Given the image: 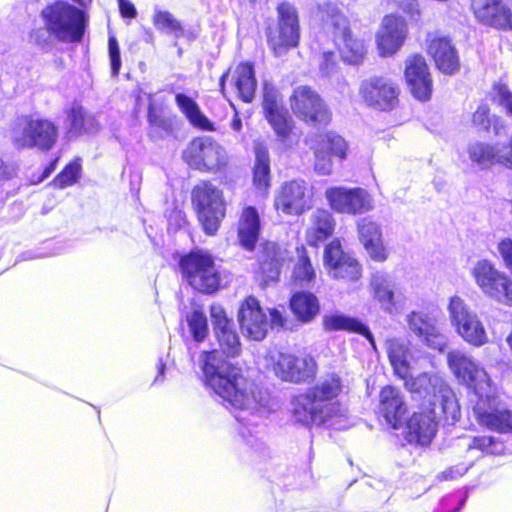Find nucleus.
Instances as JSON below:
<instances>
[{
    "label": "nucleus",
    "instance_id": "obj_1",
    "mask_svg": "<svg viewBox=\"0 0 512 512\" xmlns=\"http://www.w3.org/2000/svg\"><path fill=\"white\" fill-rule=\"evenodd\" d=\"M206 384L237 412L235 418L245 426L256 425L269 411V393L243 376L240 368L231 365L213 350L202 355Z\"/></svg>",
    "mask_w": 512,
    "mask_h": 512
},
{
    "label": "nucleus",
    "instance_id": "obj_2",
    "mask_svg": "<svg viewBox=\"0 0 512 512\" xmlns=\"http://www.w3.org/2000/svg\"><path fill=\"white\" fill-rule=\"evenodd\" d=\"M407 389L423 395L421 411L414 412L407 422L409 441L427 445L436 434L438 421L454 423L460 417V406L452 389L436 373H421L407 382Z\"/></svg>",
    "mask_w": 512,
    "mask_h": 512
},
{
    "label": "nucleus",
    "instance_id": "obj_3",
    "mask_svg": "<svg viewBox=\"0 0 512 512\" xmlns=\"http://www.w3.org/2000/svg\"><path fill=\"white\" fill-rule=\"evenodd\" d=\"M343 388L342 379L337 374L322 377L313 387L291 399L293 419L305 426L317 424L345 428L348 410L337 400Z\"/></svg>",
    "mask_w": 512,
    "mask_h": 512
},
{
    "label": "nucleus",
    "instance_id": "obj_4",
    "mask_svg": "<svg viewBox=\"0 0 512 512\" xmlns=\"http://www.w3.org/2000/svg\"><path fill=\"white\" fill-rule=\"evenodd\" d=\"M318 14L324 30L332 34L342 59L351 64L362 61L366 53L364 42L351 33L348 20L338 7L330 2L323 3L319 5Z\"/></svg>",
    "mask_w": 512,
    "mask_h": 512
},
{
    "label": "nucleus",
    "instance_id": "obj_5",
    "mask_svg": "<svg viewBox=\"0 0 512 512\" xmlns=\"http://www.w3.org/2000/svg\"><path fill=\"white\" fill-rule=\"evenodd\" d=\"M58 139V127L49 119L33 116L19 118L11 131V140L18 149L37 148L48 151Z\"/></svg>",
    "mask_w": 512,
    "mask_h": 512
},
{
    "label": "nucleus",
    "instance_id": "obj_6",
    "mask_svg": "<svg viewBox=\"0 0 512 512\" xmlns=\"http://www.w3.org/2000/svg\"><path fill=\"white\" fill-rule=\"evenodd\" d=\"M446 309L451 327L464 342L477 348L490 342L484 323L462 297L451 296Z\"/></svg>",
    "mask_w": 512,
    "mask_h": 512
},
{
    "label": "nucleus",
    "instance_id": "obj_7",
    "mask_svg": "<svg viewBox=\"0 0 512 512\" xmlns=\"http://www.w3.org/2000/svg\"><path fill=\"white\" fill-rule=\"evenodd\" d=\"M48 31L60 41L76 42L84 34V13L67 2H56L42 11Z\"/></svg>",
    "mask_w": 512,
    "mask_h": 512
},
{
    "label": "nucleus",
    "instance_id": "obj_8",
    "mask_svg": "<svg viewBox=\"0 0 512 512\" xmlns=\"http://www.w3.org/2000/svg\"><path fill=\"white\" fill-rule=\"evenodd\" d=\"M183 277L195 290L212 294L220 286V273L212 255L205 251H192L180 261Z\"/></svg>",
    "mask_w": 512,
    "mask_h": 512
},
{
    "label": "nucleus",
    "instance_id": "obj_9",
    "mask_svg": "<svg viewBox=\"0 0 512 512\" xmlns=\"http://www.w3.org/2000/svg\"><path fill=\"white\" fill-rule=\"evenodd\" d=\"M192 203L203 229L213 235L225 217L222 192L209 182H201L192 191Z\"/></svg>",
    "mask_w": 512,
    "mask_h": 512
},
{
    "label": "nucleus",
    "instance_id": "obj_10",
    "mask_svg": "<svg viewBox=\"0 0 512 512\" xmlns=\"http://www.w3.org/2000/svg\"><path fill=\"white\" fill-rule=\"evenodd\" d=\"M267 367L283 381L305 382L314 377L316 362L310 356L298 357L293 354L271 351L266 357Z\"/></svg>",
    "mask_w": 512,
    "mask_h": 512
},
{
    "label": "nucleus",
    "instance_id": "obj_11",
    "mask_svg": "<svg viewBox=\"0 0 512 512\" xmlns=\"http://www.w3.org/2000/svg\"><path fill=\"white\" fill-rule=\"evenodd\" d=\"M278 26L268 34V43L276 56L296 47L299 41V20L296 8L287 2L280 3L277 9Z\"/></svg>",
    "mask_w": 512,
    "mask_h": 512
},
{
    "label": "nucleus",
    "instance_id": "obj_12",
    "mask_svg": "<svg viewBox=\"0 0 512 512\" xmlns=\"http://www.w3.org/2000/svg\"><path fill=\"white\" fill-rule=\"evenodd\" d=\"M447 363L461 382L474 389L477 398L491 388L490 378L485 369L465 352L458 349L448 352Z\"/></svg>",
    "mask_w": 512,
    "mask_h": 512
},
{
    "label": "nucleus",
    "instance_id": "obj_13",
    "mask_svg": "<svg viewBox=\"0 0 512 512\" xmlns=\"http://www.w3.org/2000/svg\"><path fill=\"white\" fill-rule=\"evenodd\" d=\"M473 414L483 427L499 433L512 432V411L499 404L491 388L477 398Z\"/></svg>",
    "mask_w": 512,
    "mask_h": 512
},
{
    "label": "nucleus",
    "instance_id": "obj_14",
    "mask_svg": "<svg viewBox=\"0 0 512 512\" xmlns=\"http://www.w3.org/2000/svg\"><path fill=\"white\" fill-rule=\"evenodd\" d=\"M307 144L314 150V169L319 175H329L333 169L331 154L344 159L347 145L345 140L334 133H319L307 139Z\"/></svg>",
    "mask_w": 512,
    "mask_h": 512
},
{
    "label": "nucleus",
    "instance_id": "obj_15",
    "mask_svg": "<svg viewBox=\"0 0 512 512\" xmlns=\"http://www.w3.org/2000/svg\"><path fill=\"white\" fill-rule=\"evenodd\" d=\"M312 205V194L305 181L285 182L275 194L274 207L286 215H301Z\"/></svg>",
    "mask_w": 512,
    "mask_h": 512
},
{
    "label": "nucleus",
    "instance_id": "obj_16",
    "mask_svg": "<svg viewBox=\"0 0 512 512\" xmlns=\"http://www.w3.org/2000/svg\"><path fill=\"white\" fill-rule=\"evenodd\" d=\"M184 158L196 169L215 170L225 165L227 155L221 145L206 137L192 141L184 152Z\"/></svg>",
    "mask_w": 512,
    "mask_h": 512
},
{
    "label": "nucleus",
    "instance_id": "obj_17",
    "mask_svg": "<svg viewBox=\"0 0 512 512\" xmlns=\"http://www.w3.org/2000/svg\"><path fill=\"white\" fill-rule=\"evenodd\" d=\"M331 208L339 213L363 214L373 209L371 195L362 188L334 187L326 190Z\"/></svg>",
    "mask_w": 512,
    "mask_h": 512
},
{
    "label": "nucleus",
    "instance_id": "obj_18",
    "mask_svg": "<svg viewBox=\"0 0 512 512\" xmlns=\"http://www.w3.org/2000/svg\"><path fill=\"white\" fill-rule=\"evenodd\" d=\"M408 36L406 20L398 15L385 16L376 33V46L381 57L396 54L403 46Z\"/></svg>",
    "mask_w": 512,
    "mask_h": 512
},
{
    "label": "nucleus",
    "instance_id": "obj_19",
    "mask_svg": "<svg viewBox=\"0 0 512 512\" xmlns=\"http://www.w3.org/2000/svg\"><path fill=\"white\" fill-rule=\"evenodd\" d=\"M399 87L385 77H372L362 82L360 94L367 105L382 111L395 108L398 104Z\"/></svg>",
    "mask_w": 512,
    "mask_h": 512
},
{
    "label": "nucleus",
    "instance_id": "obj_20",
    "mask_svg": "<svg viewBox=\"0 0 512 512\" xmlns=\"http://www.w3.org/2000/svg\"><path fill=\"white\" fill-rule=\"evenodd\" d=\"M291 108L295 115L313 125L329 121V114L319 95L308 86L295 88L291 96Z\"/></svg>",
    "mask_w": 512,
    "mask_h": 512
},
{
    "label": "nucleus",
    "instance_id": "obj_21",
    "mask_svg": "<svg viewBox=\"0 0 512 512\" xmlns=\"http://www.w3.org/2000/svg\"><path fill=\"white\" fill-rule=\"evenodd\" d=\"M263 109L266 119L283 141L287 140L292 131L293 121L282 104L277 89L270 83L263 86Z\"/></svg>",
    "mask_w": 512,
    "mask_h": 512
},
{
    "label": "nucleus",
    "instance_id": "obj_22",
    "mask_svg": "<svg viewBox=\"0 0 512 512\" xmlns=\"http://www.w3.org/2000/svg\"><path fill=\"white\" fill-rule=\"evenodd\" d=\"M409 330L427 347L443 352L447 346V336L437 325V320L423 312H411L407 315Z\"/></svg>",
    "mask_w": 512,
    "mask_h": 512
},
{
    "label": "nucleus",
    "instance_id": "obj_23",
    "mask_svg": "<svg viewBox=\"0 0 512 512\" xmlns=\"http://www.w3.org/2000/svg\"><path fill=\"white\" fill-rule=\"evenodd\" d=\"M238 321L242 333L248 338L255 341L265 338L269 322L256 298L249 296L243 301L238 311Z\"/></svg>",
    "mask_w": 512,
    "mask_h": 512
},
{
    "label": "nucleus",
    "instance_id": "obj_24",
    "mask_svg": "<svg viewBox=\"0 0 512 512\" xmlns=\"http://www.w3.org/2000/svg\"><path fill=\"white\" fill-rule=\"evenodd\" d=\"M472 9L483 25L512 31V11L502 0H472Z\"/></svg>",
    "mask_w": 512,
    "mask_h": 512
},
{
    "label": "nucleus",
    "instance_id": "obj_25",
    "mask_svg": "<svg viewBox=\"0 0 512 512\" xmlns=\"http://www.w3.org/2000/svg\"><path fill=\"white\" fill-rule=\"evenodd\" d=\"M325 264L334 278L350 281L358 280L361 267L356 259L345 254L338 240L332 241L324 251Z\"/></svg>",
    "mask_w": 512,
    "mask_h": 512
},
{
    "label": "nucleus",
    "instance_id": "obj_26",
    "mask_svg": "<svg viewBox=\"0 0 512 512\" xmlns=\"http://www.w3.org/2000/svg\"><path fill=\"white\" fill-rule=\"evenodd\" d=\"M405 78L415 98L426 101L432 93V79L423 56L416 54L405 62Z\"/></svg>",
    "mask_w": 512,
    "mask_h": 512
},
{
    "label": "nucleus",
    "instance_id": "obj_27",
    "mask_svg": "<svg viewBox=\"0 0 512 512\" xmlns=\"http://www.w3.org/2000/svg\"><path fill=\"white\" fill-rule=\"evenodd\" d=\"M229 82L237 95L246 103L252 102L257 88L253 66L241 63L232 71L223 74L220 80L221 92L225 94V84Z\"/></svg>",
    "mask_w": 512,
    "mask_h": 512
},
{
    "label": "nucleus",
    "instance_id": "obj_28",
    "mask_svg": "<svg viewBox=\"0 0 512 512\" xmlns=\"http://www.w3.org/2000/svg\"><path fill=\"white\" fill-rule=\"evenodd\" d=\"M64 130L66 137L72 140L95 134L99 130V123L92 113L74 102L69 109L65 110Z\"/></svg>",
    "mask_w": 512,
    "mask_h": 512
},
{
    "label": "nucleus",
    "instance_id": "obj_29",
    "mask_svg": "<svg viewBox=\"0 0 512 512\" xmlns=\"http://www.w3.org/2000/svg\"><path fill=\"white\" fill-rule=\"evenodd\" d=\"M378 410L385 422L393 429H398L407 411L401 391L392 386L382 388L379 396Z\"/></svg>",
    "mask_w": 512,
    "mask_h": 512
},
{
    "label": "nucleus",
    "instance_id": "obj_30",
    "mask_svg": "<svg viewBox=\"0 0 512 512\" xmlns=\"http://www.w3.org/2000/svg\"><path fill=\"white\" fill-rule=\"evenodd\" d=\"M428 54L436 67L445 74H453L459 69V58L455 47L445 36H433L428 39Z\"/></svg>",
    "mask_w": 512,
    "mask_h": 512
},
{
    "label": "nucleus",
    "instance_id": "obj_31",
    "mask_svg": "<svg viewBox=\"0 0 512 512\" xmlns=\"http://www.w3.org/2000/svg\"><path fill=\"white\" fill-rule=\"evenodd\" d=\"M358 232L360 241L369 256L378 262L385 261L388 253L383 244L380 225L370 218H362L358 222Z\"/></svg>",
    "mask_w": 512,
    "mask_h": 512
},
{
    "label": "nucleus",
    "instance_id": "obj_32",
    "mask_svg": "<svg viewBox=\"0 0 512 512\" xmlns=\"http://www.w3.org/2000/svg\"><path fill=\"white\" fill-rule=\"evenodd\" d=\"M386 349L395 374L405 380V385L407 386L408 381L417 378L411 377L412 355L407 343L398 338H391L386 341Z\"/></svg>",
    "mask_w": 512,
    "mask_h": 512
},
{
    "label": "nucleus",
    "instance_id": "obj_33",
    "mask_svg": "<svg viewBox=\"0 0 512 512\" xmlns=\"http://www.w3.org/2000/svg\"><path fill=\"white\" fill-rule=\"evenodd\" d=\"M505 274L487 259L478 260L471 268V275L476 285L487 297L491 295Z\"/></svg>",
    "mask_w": 512,
    "mask_h": 512
},
{
    "label": "nucleus",
    "instance_id": "obj_34",
    "mask_svg": "<svg viewBox=\"0 0 512 512\" xmlns=\"http://www.w3.org/2000/svg\"><path fill=\"white\" fill-rule=\"evenodd\" d=\"M373 298L380 304L383 311L392 314L396 311L397 298L391 277L384 273H376L370 282Z\"/></svg>",
    "mask_w": 512,
    "mask_h": 512
},
{
    "label": "nucleus",
    "instance_id": "obj_35",
    "mask_svg": "<svg viewBox=\"0 0 512 512\" xmlns=\"http://www.w3.org/2000/svg\"><path fill=\"white\" fill-rule=\"evenodd\" d=\"M260 219L257 210L246 207L241 215L238 227L240 244L247 250H253L259 237Z\"/></svg>",
    "mask_w": 512,
    "mask_h": 512
},
{
    "label": "nucleus",
    "instance_id": "obj_36",
    "mask_svg": "<svg viewBox=\"0 0 512 512\" xmlns=\"http://www.w3.org/2000/svg\"><path fill=\"white\" fill-rule=\"evenodd\" d=\"M323 326L327 331H348L363 335L375 347L372 333L361 321L343 314L325 315L323 318Z\"/></svg>",
    "mask_w": 512,
    "mask_h": 512
},
{
    "label": "nucleus",
    "instance_id": "obj_37",
    "mask_svg": "<svg viewBox=\"0 0 512 512\" xmlns=\"http://www.w3.org/2000/svg\"><path fill=\"white\" fill-rule=\"evenodd\" d=\"M334 227V219L328 211L316 210L311 216V226L307 230L308 243L317 246L319 242L332 235Z\"/></svg>",
    "mask_w": 512,
    "mask_h": 512
},
{
    "label": "nucleus",
    "instance_id": "obj_38",
    "mask_svg": "<svg viewBox=\"0 0 512 512\" xmlns=\"http://www.w3.org/2000/svg\"><path fill=\"white\" fill-rule=\"evenodd\" d=\"M286 260V251L275 243H267L264 247L260 266L266 281H276L280 275V268Z\"/></svg>",
    "mask_w": 512,
    "mask_h": 512
},
{
    "label": "nucleus",
    "instance_id": "obj_39",
    "mask_svg": "<svg viewBox=\"0 0 512 512\" xmlns=\"http://www.w3.org/2000/svg\"><path fill=\"white\" fill-rule=\"evenodd\" d=\"M290 307L297 319L304 323L311 322L320 311L317 297L310 292L295 293L290 300Z\"/></svg>",
    "mask_w": 512,
    "mask_h": 512
},
{
    "label": "nucleus",
    "instance_id": "obj_40",
    "mask_svg": "<svg viewBox=\"0 0 512 512\" xmlns=\"http://www.w3.org/2000/svg\"><path fill=\"white\" fill-rule=\"evenodd\" d=\"M175 101L179 110L193 126L204 130H212L211 122L204 116L198 104L191 97L183 93H177Z\"/></svg>",
    "mask_w": 512,
    "mask_h": 512
},
{
    "label": "nucleus",
    "instance_id": "obj_41",
    "mask_svg": "<svg viewBox=\"0 0 512 512\" xmlns=\"http://www.w3.org/2000/svg\"><path fill=\"white\" fill-rule=\"evenodd\" d=\"M254 185L258 190L266 191L270 186V159L268 150L262 144L255 145Z\"/></svg>",
    "mask_w": 512,
    "mask_h": 512
},
{
    "label": "nucleus",
    "instance_id": "obj_42",
    "mask_svg": "<svg viewBox=\"0 0 512 512\" xmlns=\"http://www.w3.org/2000/svg\"><path fill=\"white\" fill-rule=\"evenodd\" d=\"M153 24L156 29L167 35L178 39L183 36L184 30L178 19L172 13L155 8L153 15Z\"/></svg>",
    "mask_w": 512,
    "mask_h": 512
},
{
    "label": "nucleus",
    "instance_id": "obj_43",
    "mask_svg": "<svg viewBox=\"0 0 512 512\" xmlns=\"http://www.w3.org/2000/svg\"><path fill=\"white\" fill-rule=\"evenodd\" d=\"M176 115L167 113L164 109L157 107L152 101L148 106V122L151 127L165 133L173 131Z\"/></svg>",
    "mask_w": 512,
    "mask_h": 512
},
{
    "label": "nucleus",
    "instance_id": "obj_44",
    "mask_svg": "<svg viewBox=\"0 0 512 512\" xmlns=\"http://www.w3.org/2000/svg\"><path fill=\"white\" fill-rule=\"evenodd\" d=\"M215 334L223 354L227 357H236L240 354L241 344L237 333L233 330V325L217 330Z\"/></svg>",
    "mask_w": 512,
    "mask_h": 512
},
{
    "label": "nucleus",
    "instance_id": "obj_45",
    "mask_svg": "<svg viewBox=\"0 0 512 512\" xmlns=\"http://www.w3.org/2000/svg\"><path fill=\"white\" fill-rule=\"evenodd\" d=\"M479 450L483 453L498 455L504 451L503 442L493 436H479L468 439L467 450Z\"/></svg>",
    "mask_w": 512,
    "mask_h": 512
},
{
    "label": "nucleus",
    "instance_id": "obj_46",
    "mask_svg": "<svg viewBox=\"0 0 512 512\" xmlns=\"http://www.w3.org/2000/svg\"><path fill=\"white\" fill-rule=\"evenodd\" d=\"M81 173V159L76 158L65 166L61 173H59L53 180L52 184L60 189L66 188L75 184Z\"/></svg>",
    "mask_w": 512,
    "mask_h": 512
},
{
    "label": "nucleus",
    "instance_id": "obj_47",
    "mask_svg": "<svg viewBox=\"0 0 512 512\" xmlns=\"http://www.w3.org/2000/svg\"><path fill=\"white\" fill-rule=\"evenodd\" d=\"M315 271L310 259L304 254L299 255V260L294 266L293 279L300 286H308L315 279Z\"/></svg>",
    "mask_w": 512,
    "mask_h": 512
},
{
    "label": "nucleus",
    "instance_id": "obj_48",
    "mask_svg": "<svg viewBox=\"0 0 512 512\" xmlns=\"http://www.w3.org/2000/svg\"><path fill=\"white\" fill-rule=\"evenodd\" d=\"M187 321L194 340L197 342L203 341L208 332L205 314L200 310H194L191 315L188 316Z\"/></svg>",
    "mask_w": 512,
    "mask_h": 512
},
{
    "label": "nucleus",
    "instance_id": "obj_49",
    "mask_svg": "<svg viewBox=\"0 0 512 512\" xmlns=\"http://www.w3.org/2000/svg\"><path fill=\"white\" fill-rule=\"evenodd\" d=\"M488 298L501 305L512 307V279L505 274Z\"/></svg>",
    "mask_w": 512,
    "mask_h": 512
},
{
    "label": "nucleus",
    "instance_id": "obj_50",
    "mask_svg": "<svg viewBox=\"0 0 512 512\" xmlns=\"http://www.w3.org/2000/svg\"><path fill=\"white\" fill-rule=\"evenodd\" d=\"M488 298L501 305L512 307V279L505 274Z\"/></svg>",
    "mask_w": 512,
    "mask_h": 512
},
{
    "label": "nucleus",
    "instance_id": "obj_51",
    "mask_svg": "<svg viewBox=\"0 0 512 512\" xmlns=\"http://www.w3.org/2000/svg\"><path fill=\"white\" fill-rule=\"evenodd\" d=\"M494 100L502 106L508 115H512V93L505 84L494 86Z\"/></svg>",
    "mask_w": 512,
    "mask_h": 512
},
{
    "label": "nucleus",
    "instance_id": "obj_52",
    "mask_svg": "<svg viewBox=\"0 0 512 512\" xmlns=\"http://www.w3.org/2000/svg\"><path fill=\"white\" fill-rule=\"evenodd\" d=\"M210 315L212 323L214 325V331L224 329L232 324L231 320L228 319L225 310L219 304H213L210 307Z\"/></svg>",
    "mask_w": 512,
    "mask_h": 512
},
{
    "label": "nucleus",
    "instance_id": "obj_53",
    "mask_svg": "<svg viewBox=\"0 0 512 512\" xmlns=\"http://www.w3.org/2000/svg\"><path fill=\"white\" fill-rule=\"evenodd\" d=\"M337 63L338 62H337L336 53L331 50H324L322 52L321 60H320V64H319L320 71L325 76H329L332 73H334V71L336 70Z\"/></svg>",
    "mask_w": 512,
    "mask_h": 512
},
{
    "label": "nucleus",
    "instance_id": "obj_54",
    "mask_svg": "<svg viewBox=\"0 0 512 512\" xmlns=\"http://www.w3.org/2000/svg\"><path fill=\"white\" fill-rule=\"evenodd\" d=\"M497 251L504 266L512 273V239H501L497 244Z\"/></svg>",
    "mask_w": 512,
    "mask_h": 512
},
{
    "label": "nucleus",
    "instance_id": "obj_55",
    "mask_svg": "<svg viewBox=\"0 0 512 512\" xmlns=\"http://www.w3.org/2000/svg\"><path fill=\"white\" fill-rule=\"evenodd\" d=\"M109 57L111 62L112 75L117 76L121 67L120 49L115 37H110L108 41Z\"/></svg>",
    "mask_w": 512,
    "mask_h": 512
},
{
    "label": "nucleus",
    "instance_id": "obj_56",
    "mask_svg": "<svg viewBox=\"0 0 512 512\" xmlns=\"http://www.w3.org/2000/svg\"><path fill=\"white\" fill-rule=\"evenodd\" d=\"M473 124L479 129L488 130L491 125L489 108L486 105H480L472 117Z\"/></svg>",
    "mask_w": 512,
    "mask_h": 512
},
{
    "label": "nucleus",
    "instance_id": "obj_57",
    "mask_svg": "<svg viewBox=\"0 0 512 512\" xmlns=\"http://www.w3.org/2000/svg\"><path fill=\"white\" fill-rule=\"evenodd\" d=\"M469 467L465 465H456L454 467H451L444 472H442L439 475V478L441 480H455L461 476H463L467 471Z\"/></svg>",
    "mask_w": 512,
    "mask_h": 512
},
{
    "label": "nucleus",
    "instance_id": "obj_58",
    "mask_svg": "<svg viewBox=\"0 0 512 512\" xmlns=\"http://www.w3.org/2000/svg\"><path fill=\"white\" fill-rule=\"evenodd\" d=\"M119 7L123 16L129 18L136 17L137 12L134 5L131 2L123 0L122 2H119Z\"/></svg>",
    "mask_w": 512,
    "mask_h": 512
},
{
    "label": "nucleus",
    "instance_id": "obj_59",
    "mask_svg": "<svg viewBox=\"0 0 512 512\" xmlns=\"http://www.w3.org/2000/svg\"><path fill=\"white\" fill-rule=\"evenodd\" d=\"M271 326L281 327L284 325V319L280 311L277 309L270 310Z\"/></svg>",
    "mask_w": 512,
    "mask_h": 512
},
{
    "label": "nucleus",
    "instance_id": "obj_60",
    "mask_svg": "<svg viewBox=\"0 0 512 512\" xmlns=\"http://www.w3.org/2000/svg\"><path fill=\"white\" fill-rule=\"evenodd\" d=\"M57 162H58V158H55L43 171L42 175L38 178L37 181H35V183H40L42 182L43 180H45L47 177L50 176V174L55 170L56 168V165H57Z\"/></svg>",
    "mask_w": 512,
    "mask_h": 512
},
{
    "label": "nucleus",
    "instance_id": "obj_61",
    "mask_svg": "<svg viewBox=\"0 0 512 512\" xmlns=\"http://www.w3.org/2000/svg\"><path fill=\"white\" fill-rule=\"evenodd\" d=\"M15 173V167L11 163L4 164L3 168L0 170V177L4 179L11 178Z\"/></svg>",
    "mask_w": 512,
    "mask_h": 512
},
{
    "label": "nucleus",
    "instance_id": "obj_62",
    "mask_svg": "<svg viewBox=\"0 0 512 512\" xmlns=\"http://www.w3.org/2000/svg\"><path fill=\"white\" fill-rule=\"evenodd\" d=\"M493 130L496 135H501L502 133H506L505 125L499 119H494L493 121Z\"/></svg>",
    "mask_w": 512,
    "mask_h": 512
},
{
    "label": "nucleus",
    "instance_id": "obj_63",
    "mask_svg": "<svg viewBox=\"0 0 512 512\" xmlns=\"http://www.w3.org/2000/svg\"><path fill=\"white\" fill-rule=\"evenodd\" d=\"M230 126H231V128L234 131H240L241 130V128H242V121H241V119H240V117L238 116L237 113L234 114V117L231 120Z\"/></svg>",
    "mask_w": 512,
    "mask_h": 512
},
{
    "label": "nucleus",
    "instance_id": "obj_64",
    "mask_svg": "<svg viewBox=\"0 0 512 512\" xmlns=\"http://www.w3.org/2000/svg\"><path fill=\"white\" fill-rule=\"evenodd\" d=\"M410 14L411 17L415 20H418L420 17V9L417 3H411L410 4Z\"/></svg>",
    "mask_w": 512,
    "mask_h": 512
}]
</instances>
